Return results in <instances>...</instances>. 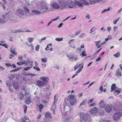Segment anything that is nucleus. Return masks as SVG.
Segmentation results:
<instances>
[{"label":"nucleus","instance_id":"7c9ffc66","mask_svg":"<svg viewBox=\"0 0 122 122\" xmlns=\"http://www.w3.org/2000/svg\"><path fill=\"white\" fill-rule=\"evenodd\" d=\"M99 114L101 115L102 116L104 114V111L102 110H100L99 112Z\"/></svg>","mask_w":122,"mask_h":122},{"label":"nucleus","instance_id":"b1692460","mask_svg":"<svg viewBox=\"0 0 122 122\" xmlns=\"http://www.w3.org/2000/svg\"><path fill=\"white\" fill-rule=\"evenodd\" d=\"M77 5L80 6V7H82L83 6V5L81 3H80L78 1H76L75 2V3Z\"/></svg>","mask_w":122,"mask_h":122},{"label":"nucleus","instance_id":"c03bdc74","mask_svg":"<svg viewBox=\"0 0 122 122\" xmlns=\"http://www.w3.org/2000/svg\"><path fill=\"white\" fill-rule=\"evenodd\" d=\"M28 46L29 47H30V46L31 47V50H32L33 49H34V46H33V44H31L30 45H28Z\"/></svg>","mask_w":122,"mask_h":122},{"label":"nucleus","instance_id":"a878e982","mask_svg":"<svg viewBox=\"0 0 122 122\" xmlns=\"http://www.w3.org/2000/svg\"><path fill=\"white\" fill-rule=\"evenodd\" d=\"M30 65H31V66L30 67H25L24 68V70L25 71H27L30 70V68H31L32 67V64H30Z\"/></svg>","mask_w":122,"mask_h":122},{"label":"nucleus","instance_id":"f8f14e48","mask_svg":"<svg viewBox=\"0 0 122 122\" xmlns=\"http://www.w3.org/2000/svg\"><path fill=\"white\" fill-rule=\"evenodd\" d=\"M40 79L44 81V82L47 83L49 81V79L47 76H43L40 78Z\"/></svg>","mask_w":122,"mask_h":122},{"label":"nucleus","instance_id":"473e14b6","mask_svg":"<svg viewBox=\"0 0 122 122\" xmlns=\"http://www.w3.org/2000/svg\"><path fill=\"white\" fill-rule=\"evenodd\" d=\"M41 60L42 62L44 63H46L47 61V59L46 58H41Z\"/></svg>","mask_w":122,"mask_h":122},{"label":"nucleus","instance_id":"864d4df0","mask_svg":"<svg viewBox=\"0 0 122 122\" xmlns=\"http://www.w3.org/2000/svg\"><path fill=\"white\" fill-rule=\"evenodd\" d=\"M84 1V2L83 3L84 4L86 5H89V4L88 2L86 1Z\"/></svg>","mask_w":122,"mask_h":122},{"label":"nucleus","instance_id":"0e129e2a","mask_svg":"<svg viewBox=\"0 0 122 122\" xmlns=\"http://www.w3.org/2000/svg\"><path fill=\"white\" fill-rule=\"evenodd\" d=\"M42 102L43 103L46 104L47 103V102L46 100H43Z\"/></svg>","mask_w":122,"mask_h":122},{"label":"nucleus","instance_id":"e433bc0d","mask_svg":"<svg viewBox=\"0 0 122 122\" xmlns=\"http://www.w3.org/2000/svg\"><path fill=\"white\" fill-rule=\"evenodd\" d=\"M83 66H82L79 69V70L78 71H77L76 72V73H79L82 70L83 68Z\"/></svg>","mask_w":122,"mask_h":122},{"label":"nucleus","instance_id":"c756f323","mask_svg":"<svg viewBox=\"0 0 122 122\" xmlns=\"http://www.w3.org/2000/svg\"><path fill=\"white\" fill-rule=\"evenodd\" d=\"M44 106V105L42 104H40L39 105V107L40 112L41 111V109H43Z\"/></svg>","mask_w":122,"mask_h":122},{"label":"nucleus","instance_id":"412c9836","mask_svg":"<svg viewBox=\"0 0 122 122\" xmlns=\"http://www.w3.org/2000/svg\"><path fill=\"white\" fill-rule=\"evenodd\" d=\"M31 99L29 98H28L25 100V102L27 104H30L31 102Z\"/></svg>","mask_w":122,"mask_h":122},{"label":"nucleus","instance_id":"f03ea898","mask_svg":"<svg viewBox=\"0 0 122 122\" xmlns=\"http://www.w3.org/2000/svg\"><path fill=\"white\" fill-rule=\"evenodd\" d=\"M70 104L73 105L76 102V100L74 98V96L72 94H70L68 96Z\"/></svg>","mask_w":122,"mask_h":122},{"label":"nucleus","instance_id":"603ef678","mask_svg":"<svg viewBox=\"0 0 122 122\" xmlns=\"http://www.w3.org/2000/svg\"><path fill=\"white\" fill-rule=\"evenodd\" d=\"M101 41L100 40H99L98 41H95V42H96V45H98L99 44L100 42Z\"/></svg>","mask_w":122,"mask_h":122},{"label":"nucleus","instance_id":"f704fd0d","mask_svg":"<svg viewBox=\"0 0 122 122\" xmlns=\"http://www.w3.org/2000/svg\"><path fill=\"white\" fill-rule=\"evenodd\" d=\"M42 8H43V10L44 9H45L46 10L48 9V7L45 4L43 5L42 6ZM46 11H47V10H46Z\"/></svg>","mask_w":122,"mask_h":122},{"label":"nucleus","instance_id":"ea45409f","mask_svg":"<svg viewBox=\"0 0 122 122\" xmlns=\"http://www.w3.org/2000/svg\"><path fill=\"white\" fill-rule=\"evenodd\" d=\"M33 68L34 69H35L37 71H39L40 70V69L38 66H34L33 67Z\"/></svg>","mask_w":122,"mask_h":122},{"label":"nucleus","instance_id":"9d476101","mask_svg":"<svg viewBox=\"0 0 122 122\" xmlns=\"http://www.w3.org/2000/svg\"><path fill=\"white\" fill-rule=\"evenodd\" d=\"M90 116L88 114H85L83 117V119L85 121L89 120Z\"/></svg>","mask_w":122,"mask_h":122},{"label":"nucleus","instance_id":"aec40b11","mask_svg":"<svg viewBox=\"0 0 122 122\" xmlns=\"http://www.w3.org/2000/svg\"><path fill=\"white\" fill-rule=\"evenodd\" d=\"M88 102V100L87 99H85L84 101H83L82 102L80 103V106L82 105H85Z\"/></svg>","mask_w":122,"mask_h":122},{"label":"nucleus","instance_id":"a19ab883","mask_svg":"<svg viewBox=\"0 0 122 122\" xmlns=\"http://www.w3.org/2000/svg\"><path fill=\"white\" fill-rule=\"evenodd\" d=\"M5 65L7 67H9L10 66L11 67H12V65L10 63H6Z\"/></svg>","mask_w":122,"mask_h":122},{"label":"nucleus","instance_id":"6ab92c4d","mask_svg":"<svg viewBox=\"0 0 122 122\" xmlns=\"http://www.w3.org/2000/svg\"><path fill=\"white\" fill-rule=\"evenodd\" d=\"M69 59L71 61H73L74 60L75 61H76L78 60V57L77 56H74L73 57H69Z\"/></svg>","mask_w":122,"mask_h":122},{"label":"nucleus","instance_id":"f3484780","mask_svg":"<svg viewBox=\"0 0 122 122\" xmlns=\"http://www.w3.org/2000/svg\"><path fill=\"white\" fill-rule=\"evenodd\" d=\"M99 105L102 108H104L105 104L103 100H102L99 104Z\"/></svg>","mask_w":122,"mask_h":122},{"label":"nucleus","instance_id":"09e8293b","mask_svg":"<svg viewBox=\"0 0 122 122\" xmlns=\"http://www.w3.org/2000/svg\"><path fill=\"white\" fill-rule=\"evenodd\" d=\"M27 62H28L29 63H33V61H31L30 59L29 58H27Z\"/></svg>","mask_w":122,"mask_h":122},{"label":"nucleus","instance_id":"cd10ccee","mask_svg":"<svg viewBox=\"0 0 122 122\" xmlns=\"http://www.w3.org/2000/svg\"><path fill=\"white\" fill-rule=\"evenodd\" d=\"M117 75L120 76H121V72L120 71L119 69H118L117 70Z\"/></svg>","mask_w":122,"mask_h":122},{"label":"nucleus","instance_id":"3c124183","mask_svg":"<svg viewBox=\"0 0 122 122\" xmlns=\"http://www.w3.org/2000/svg\"><path fill=\"white\" fill-rule=\"evenodd\" d=\"M103 88L102 86H101L99 88V90H100L101 92H102L103 91Z\"/></svg>","mask_w":122,"mask_h":122},{"label":"nucleus","instance_id":"7ed1b4c3","mask_svg":"<svg viewBox=\"0 0 122 122\" xmlns=\"http://www.w3.org/2000/svg\"><path fill=\"white\" fill-rule=\"evenodd\" d=\"M122 115V113L121 112H117L115 113L113 116V118L114 120H118L120 119V118Z\"/></svg>","mask_w":122,"mask_h":122},{"label":"nucleus","instance_id":"20e7f679","mask_svg":"<svg viewBox=\"0 0 122 122\" xmlns=\"http://www.w3.org/2000/svg\"><path fill=\"white\" fill-rule=\"evenodd\" d=\"M64 0L60 1L59 2L60 4L61 7V9H62L65 8L66 6V0Z\"/></svg>","mask_w":122,"mask_h":122},{"label":"nucleus","instance_id":"f257e3e1","mask_svg":"<svg viewBox=\"0 0 122 122\" xmlns=\"http://www.w3.org/2000/svg\"><path fill=\"white\" fill-rule=\"evenodd\" d=\"M66 2V6H68L69 9L74 8L76 5L75 3L70 0H67Z\"/></svg>","mask_w":122,"mask_h":122},{"label":"nucleus","instance_id":"dca6fc26","mask_svg":"<svg viewBox=\"0 0 122 122\" xmlns=\"http://www.w3.org/2000/svg\"><path fill=\"white\" fill-rule=\"evenodd\" d=\"M51 115V114L48 112L46 113L45 115L46 117L47 118H52V116Z\"/></svg>","mask_w":122,"mask_h":122},{"label":"nucleus","instance_id":"052dcab7","mask_svg":"<svg viewBox=\"0 0 122 122\" xmlns=\"http://www.w3.org/2000/svg\"><path fill=\"white\" fill-rule=\"evenodd\" d=\"M20 122H26L25 119L24 118H22V120Z\"/></svg>","mask_w":122,"mask_h":122},{"label":"nucleus","instance_id":"2f4dec72","mask_svg":"<svg viewBox=\"0 0 122 122\" xmlns=\"http://www.w3.org/2000/svg\"><path fill=\"white\" fill-rule=\"evenodd\" d=\"M120 55V53L119 52H118L116 54H114L113 55V56L116 57H118Z\"/></svg>","mask_w":122,"mask_h":122},{"label":"nucleus","instance_id":"a18cd8bd","mask_svg":"<svg viewBox=\"0 0 122 122\" xmlns=\"http://www.w3.org/2000/svg\"><path fill=\"white\" fill-rule=\"evenodd\" d=\"M24 31H22L21 30H16L14 32L15 33H17V32H23Z\"/></svg>","mask_w":122,"mask_h":122},{"label":"nucleus","instance_id":"c9c22d12","mask_svg":"<svg viewBox=\"0 0 122 122\" xmlns=\"http://www.w3.org/2000/svg\"><path fill=\"white\" fill-rule=\"evenodd\" d=\"M24 8L25 12H26L27 13H29V10L28 8L25 7H24Z\"/></svg>","mask_w":122,"mask_h":122},{"label":"nucleus","instance_id":"393cba45","mask_svg":"<svg viewBox=\"0 0 122 122\" xmlns=\"http://www.w3.org/2000/svg\"><path fill=\"white\" fill-rule=\"evenodd\" d=\"M77 5L80 6V7H82L83 6V5L81 3H80L78 1H76L75 2V3Z\"/></svg>","mask_w":122,"mask_h":122},{"label":"nucleus","instance_id":"0eeeda50","mask_svg":"<svg viewBox=\"0 0 122 122\" xmlns=\"http://www.w3.org/2000/svg\"><path fill=\"white\" fill-rule=\"evenodd\" d=\"M112 108V106L111 105H109L106 107L105 110L107 112L109 113L111 111Z\"/></svg>","mask_w":122,"mask_h":122},{"label":"nucleus","instance_id":"4d7b16f0","mask_svg":"<svg viewBox=\"0 0 122 122\" xmlns=\"http://www.w3.org/2000/svg\"><path fill=\"white\" fill-rule=\"evenodd\" d=\"M93 100V98H92L90 100H89V101L88 102V104H89V103L90 102L91 103L92 102Z\"/></svg>","mask_w":122,"mask_h":122},{"label":"nucleus","instance_id":"4be33fe9","mask_svg":"<svg viewBox=\"0 0 122 122\" xmlns=\"http://www.w3.org/2000/svg\"><path fill=\"white\" fill-rule=\"evenodd\" d=\"M10 51L14 55H17V52L14 49H10Z\"/></svg>","mask_w":122,"mask_h":122},{"label":"nucleus","instance_id":"9b49d317","mask_svg":"<svg viewBox=\"0 0 122 122\" xmlns=\"http://www.w3.org/2000/svg\"><path fill=\"white\" fill-rule=\"evenodd\" d=\"M27 95H28L27 93H25V94H24L22 92H21L19 94V98L20 100H22L24 97V96L25 95V96H27Z\"/></svg>","mask_w":122,"mask_h":122},{"label":"nucleus","instance_id":"ddd939ff","mask_svg":"<svg viewBox=\"0 0 122 122\" xmlns=\"http://www.w3.org/2000/svg\"><path fill=\"white\" fill-rule=\"evenodd\" d=\"M17 14L18 15H22L24 14V12L22 10L20 9H17L16 11Z\"/></svg>","mask_w":122,"mask_h":122},{"label":"nucleus","instance_id":"6e6d98bb","mask_svg":"<svg viewBox=\"0 0 122 122\" xmlns=\"http://www.w3.org/2000/svg\"><path fill=\"white\" fill-rule=\"evenodd\" d=\"M80 32V30L77 31L75 33V35L76 36H77Z\"/></svg>","mask_w":122,"mask_h":122},{"label":"nucleus","instance_id":"13d9d810","mask_svg":"<svg viewBox=\"0 0 122 122\" xmlns=\"http://www.w3.org/2000/svg\"><path fill=\"white\" fill-rule=\"evenodd\" d=\"M101 58L100 57H98L97 58V59L96 60V61H100L101 60Z\"/></svg>","mask_w":122,"mask_h":122},{"label":"nucleus","instance_id":"49530a36","mask_svg":"<svg viewBox=\"0 0 122 122\" xmlns=\"http://www.w3.org/2000/svg\"><path fill=\"white\" fill-rule=\"evenodd\" d=\"M71 118V117L70 118L69 117L67 118L64 122H69V120Z\"/></svg>","mask_w":122,"mask_h":122},{"label":"nucleus","instance_id":"39448f33","mask_svg":"<svg viewBox=\"0 0 122 122\" xmlns=\"http://www.w3.org/2000/svg\"><path fill=\"white\" fill-rule=\"evenodd\" d=\"M56 95H55L54 97V102L53 104V105L52 107L51 108V110H52L53 112V113L54 114H55V109L56 108V106L55 105V101L57 102V98H56Z\"/></svg>","mask_w":122,"mask_h":122},{"label":"nucleus","instance_id":"774afa93","mask_svg":"<svg viewBox=\"0 0 122 122\" xmlns=\"http://www.w3.org/2000/svg\"><path fill=\"white\" fill-rule=\"evenodd\" d=\"M12 66H13V68H16V66L14 64H13Z\"/></svg>","mask_w":122,"mask_h":122},{"label":"nucleus","instance_id":"a211bd4d","mask_svg":"<svg viewBox=\"0 0 122 122\" xmlns=\"http://www.w3.org/2000/svg\"><path fill=\"white\" fill-rule=\"evenodd\" d=\"M100 2V0H90V3L92 4H94L97 3H99Z\"/></svg>","mask_w":122,"mask_h":122},{"label":"nucleus","instance_id":"4468645a","mask_svg":"<svg viewBox=\"0 0 122 122\" xmlns=\"http://www.w3.org/2000/svg\"><path fill=\"white\" fill-rule=\"evenodd\" d=\"M13 85L14 88L15 89H18L19 88V84L15 81H14L13 83Z\"/></svg>","mask_w":122,"mask_h":122},{"label":"nucleus","instance_id":"58836bf2","mask_svg":"<svg viewBox=\"0 0 122 122\" xmlns=\"http://www.w3.org/2000/svg\"><path fill=\"white\" fill-rule=\"evenodd\" d=\"M82 55L83 57L84 56H87L86 54V51H83L82 52Z\"/></svg>","mask_w":122,"mask_h":122},{"label":"nucleus","instance_id":"bf43d9fd","mask_svg":"<svg viewBox=\"0 0 122 122\" xmlns=\"http://www.w3.org/2000/svg\"><path fill=\"white\" fill-rule=\"evenodd\" d=\"M63 25V23H61L59 24V25L58 26V27L60 28Z\"/></svg>","mask_w":122,"mask_h":122},{"label":"nucleus","instance_id":"72a5a7b5","mask_svg":"<svg viewBox=\"0 0 122 122\" xmlns=\"http://www.w3.org/2000/svg\"><path fill=\"white\" fill-rule=\"evenodd\" d=\"M55 40L57 41H62L63 40V38H56Z\"/></svg>","mask_w":122,"mask_h":122},{"label":"nucleus","instance_id":"4c0bfd02","mask_svg":"<svg viewBox=\"0 0 122 122\" xmlns=\"http://www.w3.org/2000/svg\"><path fill=\"white\" fill-rule=\"evenodd\" d=\"M5 23V21L4 19H0V23Z\"/></svg>","mask_w":122,"mask_h":122},{"label":"nucleus","instance_id":"bb28decb","mask_svg":"<svg viewBox=\"0 0 122 122\" xmlns=\"http://www.w3.org/2000/svg\"><path fill=\"white\" fill-rule=\"evenodd\" d=\"M116 87V85L115 84H113L112 86L111 87V92H112L113 90H115V88Z\"/></svg>","mask_w":122,"mask_h":122},{"label":"nucleus","instance_id":"69168bd1","mask_svg":"<svg viewBox=\"0 0 122 122\" xmlns=\"http://www.w3.org/2000/svg\"><path fill=\"white\" fill-rule=\"evenodd\" d=\"M35 74H31V73H30L29 75L31 76H35Z\"/></svg>","mask_w":122,"mask_h":122},{"label":"nucleus","instance_id":"5701e85b","mask_svg":"<svg viewBox=\"0 0 122 122\" xmlns=\"http://www.w3.org/2000/svg\"><path fill=\"white\" fill-rule=\"evenodd\" d=\"M120 92L119 90H116L114 91V95L117 96V95H118Z\"/></svg>","mask_w":122,"mask_h":122},{"label":"nucleus","instance_id":"2eb2a0df","mask_svg":"<svg viewBox=\"0 0 122 122\" xmlns=\"http://www.w3.org/2000/svg\"><path fill=\"white\" fill-rule=\"evenodd\" d=\"M97 111V109L96 107H94L91 111V112L92 114L96 113Z\"/></svg>","mask_w":122,"mask_h":122},{"label":"nucleus","instance_id":"5fc2aeb1","mask_svg":"<svg viewBox=\"0 0 122 122\" xmlns=\"http://www.w3.org/2000/svg\"><path fill=\"white\" fill-rule=\"evenodd\" d=\"M59 17H57L55 19H52L51 20V21H56V20H57L59 19Z\"/></svg>","mask_w":122,"mask_h":122},{"label":"nucleus","instance_id":"6e6552de","mask_svg":"<svg viewBox=\"0 0 122 122\" xmlns=\"http://www.w3.org/2000/svg\"><path fill=\"white\" fill-rule=\"evenodd\" d=\"M46 12V11H43L41 12L40 11L36 10H32L31 11V12L34 14V15H39L41 14H42Z\"/></svg>","mask_w":122,"mask_h":122},{"label":"nucleus","instance_id":"79ce46f5","mask_svg":"<svg viewBox=\"0 0 122 122\" xmlns=\"http://www.w3.org/2000/svg\"><path fill=\"white\" fill-rule=\"evenodd\" d=\"M24 112L25 113L27 109V106H26L25 105H24Z\"/></svg>","mask_w":122,"mask_h":122},{"label":"nucleus","instance_id":"8fccbe9b","mask_svg":"<svg viewBox=\"0 0 122 122\" xmlns=\"http://www.w3.org/2000/svg\"><path fill=\"white\" fill-rule=\"evenodd\" d=\"M2 46L5 47V48H8L7 46V45L6 43H5L4 44H2Z\"/></svg>","mask_w":122,"mask_h":122},{"label":"nucleus","instance_id":"e2e57ef3","mask_svg":"<svg viewBox=\"0 0 122 122\" xmlns=\"http://www.w3.org/2000/svg\"><path fill=\"white\" fill-rule=\"evenodd\" d=\"M4 68L2 66H0V70H1L2 71H3L4 70Z\"/></svg>","mask_w":122,"mask_h":122},{"label":"nucleus","instance_id":"680f3d73","mask_svg":"<svg viewBox=\"0 0 122 122\" xmlns=\"http://www.w3.org/2000/svg\"><path fill=\"white\" fill-rule=\"evenodd\" d=\"M107 11L106 9H105L103 10L101 12V13L103 14L105 13V12Z\"/></svg>","mask_w":122,"mask_h":122},{"label":"nucleus","instance_id":"1a4fd4ad","mask_svg":"<svg viewBox=\"0 0 122 122\" xmlns=\"http://www.w3.org/2000/svg\"><path fill=\"white\" fill-rule=\"evenodd\" d=\"M51 6L54 9L57 10L60 8V7L56 3H52Z\"/></svg>","mask_w":122,"mask_h":122},{"label":"nucleus","instance_id":"37998d69","mask_svg":"<svg viewBox=\"0 0 122 122\" xmlns=\"http://www.w3.org/2000/svg\"><path fill=\"white\" fill-rule=\"evenodd\" d=\"M40 45H37L36 46V48L35 49L37 51H38Z\"/></svg>","mask_w":122,"mask_h":122},{"label":"nucleus","instance_id":"423d86ee","mask_svg":"<svg viewBox=\"0 0 122 122\" xmlns=\"http://www.w3.org/2000/svg\"><path fill=\"white\" fill-rule=\"evenodd\" d=\"M38 86L40 87L44 86L46 85L47 83L43 81H40L38 80L36 82Z\"/></svg>","mask_w":122,"mask_h":122},{"label":"nucleus","instance_id":"c85d7f7f","mask_svg":"<svg viewBox=\"0 0 122 122\" xmlns=\"http://www.w3.org/2000/svg\"><path fill=\"white\" fill-rule=\"evenodd\" d=\"M34 39V38L29 37L28 38V39L29 42L30 43H31L33 41V40Z\"/></svg>","mask_w":122,"mask_h":122},{"label":"nucleus","instance_id":"de8ad7c7","mask_svg":"<svg viewBox=\"0 0 122 122\" xmlns=\"http://www.w3.org/2000/svg\"><path fill=\"white\" fill-rule=\"evenodd\" d=\"M118 28L116 26H114L113 27L114 30L115 32H116Z\"/></svg>","mask_w":122,"mask_h":122},{"label":"nucleus","instance_id":"338daca9","mask_svg":"<svg viewBox=\"0 0 122 122\" xmlns=\"http://www.w3.org/2000/svg\"><path fill=\"white\" fill-rule=\"evenodd\" d=\"M82 93H80L78 95V96L80 97L82 96Z\"/></svg>","mask_w":122,"mask_h":122}]
</instances>
